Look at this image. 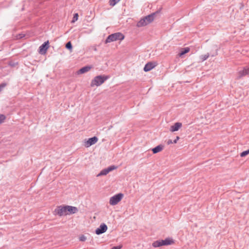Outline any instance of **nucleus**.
<instances>
[{
	"mask_svg": "<svg viewBox=\"0 0 249 249\" xmlns=\"http://www.w3.org/2000/svg\"><path fill=\"white\" fill-rule=\"evenodd\" d=\"M124 36L120 32H117L109 35L105 40L106 43H110L117 40H122Z\"/></svg>",
	"mask_w": 249,
	"mask_h": 249,
	"instance_id": "f257e3e1",
	"label": "nucleus"
},
{
	"mask_svg": "<svg viewBox=\"0 0 249 249\" xmlns=\"http://www.w3.org/2000/svg\"><path fill=\"white\" fill-rule=\"evenodd\" d=\"M109 77L106 75H98L94 77L91 81L90 86L93 87L94 86L98 87L101 85L105 82L106 80L108 79Z\"/></svg>",
	"mask_w": 249,
	"mask_h": 249,
	"instance_id": "f03ea898",
	"label": "nucleus"
},
{
	"mask_svg": "<svg viewBox=\"0 0 249 249\" xmlns=\"http://www.w3.org/2000/svg\"><path fill=\"white\" fill-rule=\"evenodd\" d=\"M123 197V194L122 193L117 194L111 197L109 199V204L111 205H115L120 202Z\"/></svg>",
	"mask_w": 249,
	"mask_h": 249,
	"instance_id": "7ed1b4c3",
	"label": "nucleus"
},
{
	"mask_svg": "<svg viewBox=\"0 0 249 249\" xmlns=\"http://www.w3.org/2000/svg\"><path fill=\"white\" fill-rule=\"evenodd\" d=\"M55 214H57L60 216L66 215L67 214L66 206H59L54 210Z\"/></svg>",
	"mask_w": 249,
	"mask_h": 249,
	"instance_id": "20e7f679",
	"label": "nucleus"
},
{
	"mask_svg": "<svg viewBox=\"0 0 249 249\" xmlns=\"http://www.w3.org/2000/svg\"><path fill=\"white\" fill-rule=\"evenodd\" d=\"M49 47V41H45L39 47V53L41 54H45Z\"/></svg>",
	"mask_w": 249,
	"mask_h": 249,
	"instance_id": "39448f33",
	"label": "nucleus"
},
{
	"mask_svg": "<svg viewBox=\"0 0 249 249\" xmlns=\"http://www.w3.org/2000/svg\"><path fill=\"white\" fill-rule=\"evenodd\" d=\"M249 75V65L243 68V69L238 72L237 78L240 79L242 77Z\"/></svg>",
	"mask_w": 249,
	"mask_h": 249,
	"instance_id": "423d86ee",
	"label": "nucleus"
},
{
	"mask_svg": "<svg viewBox=\"0 0 249 249\" xmlns=\"http://www.w3.org/2000/svg\"><path fill=\"white\" fill-rule=\"evenodd\" d=\"M107 229V226L105 223L100 225L99 228L95 230V233L97 235L101 234L105 232Z\"/></svg>",
	"mask_w": 249,
	"mask_h": 249,
	"instance_id": "0eeeda50",
	"label": "nucleus"
},
{
	"mask_svg": "<svg viewBox=\"0 0 249 249\" xmlns=\"http://www.w3.org/2000/svg\"><path fill=\"white\" fill-rule=\"evenodd\" d=\"M160 13V11H157L156 12H154L147 16H145V19H146V22L148 23V24H149L151 22H152L155 18V16L159 14Z\"/></svg>",
	"mask_w": 249,
	"mask_h": 249,
	"instance_id": "6e6552de",
	"label": "nucleus"
},
{
	"mask_svg": "<svg viewBox=\"0 0 249 249\" xmlns=\"http://www.w3.org/2000/svg\"><path fill=\"white\" fill-rule=\"evenodd\" d=\"M98 139L97 137L94 136L89 138L88 141L85 142V146L88 147L97 142Z\"/></svg>",
	"mask_w": 249,
	"mask_h": 249,
	"instance_id": "1a4fd4ad",
	"label": "nucleus"
},
{
	"mask_svg": "<svg viewBox=\"0 0 249 249\" xmlns=\"http://www.w3.org/2000/svg\"><path fill=\"white\" fill-rule=\"evenodd\" d=\"M66 211L67 214H70L76 213L78 211V210L76 207L66 205Z\"/></svg>",
	"mask_w": 249,
	"mask_h": 249,
	"instance_id": "9d476101",
	"label": "nucleus"
},
{
	"mask_svg": "<svg viewBox=\"0 0 249 249\" xmlns=\"http://www.w3.org/2000/svg\"><path fill=\"white\" fill-rule=\"evenodd\" d=\"M156 64L155 62H149L146 63L143 68V71H151L152 69L156 67Z\"/></svg>",
	"mask_w": 249,
	"mask_h": 249,
	"instance_id": "9b49d317",
	"label": "nucleus"
},
{
	"mask_svg": "<svg viewBox=\"0 0 249 249\" xmlns=\"http://www.w3.org/2000/svg\"><path fill=\"white\" fill-rule=\"evenodd\" d=\"M161 246L170 245L174 243V240L171 238H166L164 240H160Z\"/></svg>",
	"mask_w": 249,
	"mask_h": 249,
	"instance_id": "f8f14e48",
	"label": "nucleus"
},
{
	"mask_svg": "<svg viewBox=\"0 0 249 249\" xmlns=\"http://www.w3.org/2000/svg\"><path fill=\"white\" fill-rule=\"evenodd\" d=\"M91 68V66H86L81 68L79 70H78L77 72L78 74H83L89 71Z\"/></svg>",
	"mask_w": 249,
	"mask_h": 249,
	"instance_id": "ddd939ff",
	"label": "nucleus"
},
{
	"mask_svg": "<svg viewBox=\"0 0 249 249\" xmlns=\"http://www.w3.org/2000/svg\"><path fill=\"white\" fill-rule=\"evenodd\" d=\"M181 126L182 124L181 123L177 122L171 126L170 130L171 132L177 131L181 127Z\"/></svg>",
	"mask_w": 249,
	"mask_h": 249,
	"instance_id": "4468645a",
	"label": "nucleus"
},
{
	"mask_svg": "<svg viewBox=\"0 0 249 249\" xmlns=\"http://www.w3.org/2000/svg\"><path fill=\"white\" fill-rule=\"evenodd\" d=\"M164 148V146L162 144L158 145L155 147L153 148L152 149V151L154 154H156L160 151H161Z\"/></svg>",
	"mask_w": 249,
	"mask_h": 249,
	"instance_id": "2eb2a0df",
	"label": "nucleus"
},
{
	"mask_svg": "<svg viewBox=\"0 0 249 249\" xmlns=\"http://www.w3.org/2000/svg\"><path fill=\"white\" fill-rule=\"evenodd\" d=\"M148 24L146 22V19H145V17L142 18L137 24V26L138 27H141L142 26H146V25Z\"/></svg>",
	"mask_w": 249,
	"mask_h": 249,
	"instance_id": "dca6fc26",
	"label": "nucleus"
},
{
	"mask_svg": "<svg viewBox=\"0 0 249 249\" xmlns=\"http://www.w3.org/2000/svg\"><path fill=\"white\" fill-rule=\"evenodd\" d=\"M190 51V49L188 47L184 48L182 49V50L179 53L178 55L181 57L186 53H188Z\"/></svg>",
	"mask_w": 249,
	"mask_h": 249,
	"instance_id": "f3484780",
	"label": "nucleus"
},
{
	"mask_svg": "<svg viewBox=\"0 0 249 249\" xmlns=\"http://www.w3.org/2000/svg\"><path fill=\"white\" fill-rule=\"evenodd\" d=\"M152 246H153V247H154L155 248H157V247H161V244L160 240H157V241H154L152 243Z\"/></svg>",
	"mask_w": 249,
	"mask_h": 249,
	"instance_id": "a211bd4d",
	"label": "nucleus"
},
{
	"mask_svg": "<svg viewBox=\"0 0 249 249\" xmlns=\"http://www.w3.org/2000/svg\"><path fill=\"white\" fill-rule=\"evenodd\" d=\"M108 170H107V168H105L103 170H102L100 172V173L97 175V176H104V175H107L108 173Z\"/></svg>",
	"mask_w": 249,
	"mask_h": 249,
	"instance_id": "6ab92c4d",
	"label": "nucleus"
},
{
	"mask_svg": "<svg viewBox=\"0 0 249 249\" xmlns=\"http://www.w3.org/2000/svg\"><path fill=\"white\" fill-rule=\"evenodd\" d=\"M121 0H109V3L110 5L112 6H114L118 2H119Z\"/></svg>",
	"mask_w": 249,
	"mask_h": 249,
	"instance_id": "aec40b11",
	"label": "nucleus"
},
{
	"mask_svg": "<svg viewBox=\"0 0 249 249\" xmlns=\"http://www.w3.org/2000/svg\"><path fill=\"white\" fill-rule=\"evenodd\" d=\"M66 48L70 50V51H71L72 50V44H71V41H69L66 44V46H65Z\"/></svg>",
	"mask_w": 249,
	"mask_h": 249,
	"instance_id": "412c9836",
	"label": "nucleus"
},
{
	"mask_svg": "<svg viewBox=\"0 0 249 249\" xmlns=\"http://www.w3.org/2000/svg\"><path fill=\"white\" fill-rule=\"evenodd\" d=\"M249 154V149L247 150L244 151L240 153V156L244 157Z\"/></svg>",
	"mask_w": 249,
	"mask_h": 249,
	"instance_id": "4be33fe9",
	"label": "nucleus"
},
{
	"mask_svg": "<svg viewBox=\"0 0 249 249\" xmlns=\"http://www.w3.org/2000/svg\"><path fill=\"white\" fill-rule=\"evenodd\" d=\"M6 117L3 114H0V124L5 120Z\"/></svg>",
	"mask_w": 249,
	"mask_h": 249,
	"instance_id": "5701e85b",
	"label": "nucleus"
},
{
	"mask_svg": "<svg viewBox=\"0 0 249 249\" xmlns=\"http://www.w3.org/2000/svg\"><path fill=\"white\" fill-rule=\"evenodd\" d=\"M116 168H117V167L114 165H111V166H110L108 167L107 168L108 172H110V171H111Z\"/></svg>",
	"mask_w": 249,
	"mask_h": 249,
	"instance_id": "b1692460",
	"label": "nucleus"
},
{
	"mask_svg": "<svg viewBox=\"0 0 249 249\" xmlns=\"http://www.w3.org/2000/svg\"><path fill=\"white\" fill-rule=\"evenodd\" d=\"M78 18V14L77 13H75L73 15V17L72 20L71 21L72 22H74L76 20H77Z\"/></svg>",
	"mask_w": 249,
	"mask_h": 249,
	"instance_id": "393cba45",
	"label": "nucleus"
},
{
	"mask_svg": "<svg viewBox=\"0 0 249 249\" xmlns=\"http://www.w3.org/2000/svg\"><path fill=\"white\" fill-rule=\"evenodd\" d=\"M209 53H207V54H205V55H202L201 56V59L202 60V61H204L205 60H206L209 56Z\"/></svg>",
	"mask_w": 249,
	"mask_h": 249,
	"instance_id": "a878e982",
	"label": "nucleus"
},
{
	"mask_svg": "<svg viewBox=\"0 0 249 249\" xmlns=\"http://www.w3.org/2000/svg\"><path fill=\"white\" fill-rule=\"evenodd\" d=\"M86 239H87L86 237L84 235H81L79 237L80 241H82V242L85 241L86 240Z\"/></svg>",
	"mask_w": 249,
	"mask_h": 249,
	"instance_id": "bb28decb",
	"label": "nucleus"
},
{
	"mask_svg": "<svg viewBox=\"0 0 249 249\" xmlns=\"http://www.w3.org/2000/svg\"><path fill=\"white\" fill-rule=\"evenodd\" d=\"M6 86V84L5 83H2L0 85V91L1 90L4 88Z\"/></svg>",
	"mask_w": 249,
	"mask_h": 249,
	"instance_id": "cd10ccee",
	"label": "nucleus"
},
{
	"mask_svg": "<svg viewBox=\"0 0 249 249\" xmlns=\"http://www.w3.org/2000/svg\"><path fill=\"white\" fill-rule=\"evenodd\" d=\"M173 143V142L172 141V140H170V139L168 140V141L167 142V144L168 145H169Z\"/></svg>",
	"mask_w": 249,
	"mask_h": 249,
	"instance_id": "c85d7f7f",
	"label": "nucleus"
},
{
	"mask_svg": "<svg viewBox=\"0 0 249 249\" xmlns=\"http://www.w3.org/2000/svg\"><path fill=\"white\" fill-rule=\"evenodd\" d=\"M179 139V137L178 136H177L176 137V139L173 141V143H177V141Z\"/></svg>",
	"mask_w": 249,
	"mask_h": 249,
	"instance_id": "c756f323",
	"label": "nucleus"
}]
</instances>
